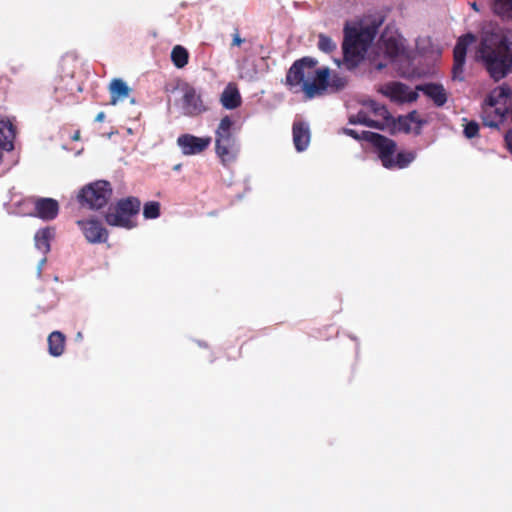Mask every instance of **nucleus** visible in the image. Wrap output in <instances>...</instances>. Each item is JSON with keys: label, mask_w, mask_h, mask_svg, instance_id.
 <instances>
[{"label": "nucleus", "mask_w": 512, "mask_h": 512, "mask_svg": "<svg viewBox=\"0 0 512 512\" xmlns=\"http://www.w3.org/2000/svg\"><path fill=\"white\" fill-rule=\"evenodd\" d=\"M315 58L305 56L295 60L286 73L285 85L290 91L303 92L307 99L324 95L328 90L330 69L317 68Z\"/></svg>", "instance_id": "obj_1"}, {"label": "nucleus", "mask_w": 512, "mask_h": 512, "mask_svg": "<svg viewBox=\"0 0 512 512\" xmlns=\"http://www.w3.org/2000/svg\"><path fill=\"white\" fill-rule=\"evenodd\" d=\"M476 57L482 61L489 76L499 81L512 70V43L504 35L486 34L479 44Z\"/></svg>", "instance_id": "obj_2"}, {"label": "nucleus", "mask_w": 512, "mask_h": 512, "mask_svg": "<svg viewBox=\"0 0 512 512\" xmlns=\"http://www.w3.org/2000/svg\"><path fill=\"white\" fill-rule=\"evenodd\" d=\"M383 20L381 15H374L360 21L357 25L354 23V68L365 59V54L372 48L371 43Z\"/></svg>", "instance_id": "obj_3"}, {"label": "nucleus", "mask_w": 512, "mask_h": 512, "mask_svg": "<svg viewBox=\"0 0 512 512\" xmlns=\"http://www.w3.org/2000/svg\"><path fill=\"white\" fill-rule=\"evenodd\" d=\"M140 206L141 202L136 197L120 199L108 208L104 216L105 221L110 226L132 229L137 225L134 218L139 214Z\"/></svg>", "instance_id": "obj_4"}, {"label": "nucleus", "mask_w": 512, "mask_h": 512, "mask_svg": "<svg viewBox=\"0 0 512 512\" xmlns=\"http://www.w3.org/2000/svg\"><path fill=\"white\" fill-rule=\"evenodd\" d=\"M234 121L224 116L215 130V152L222 163L235 159L237 153L236 137L233 134Z\"/></svg>", "instance_id": "obj_5"}, {"label": "nucleus", "mask_w": 512, "mask_h": 512, "mask_svg": "<svg viewBox=\"0 0 512 512\" xmlns=\"http://www.w3.org/2000/svg\"><path fill=\"white\" fill-rule=\"evenodd\" d=\"M354 139L364 140L375 150L382 165L385 168L393 166L392 158L396 153L397 144L394 140L371 131H354Z\"/></svg>", "instance_id": "obj_6"}, {"label": "nucleus", "mask_w": 512, "mask_h": 512, "mask_svg": "<svg viewBox=\"0 0 512 512\" xmlns=\"http://www.w3.org/2000/svg\"><path fill=\"white\" fill-rule=\"evenodd\" d=\"M112 196V187L108 181L99 180L84 186L78 194L82 206L98 210L107 205Z\"/></svg>", "instance_id": "obj_7"}, {"label": "nucleus", "mask_w": 512, "mask_h": 512, "mask_svg": "<svg viewBox=\"0 0 512 512\" xmlns=\"http://www.w3.org/2000/svg\"><path fill=\"white\" fill-rule=\"evenodd\" d=\"M476 41V37L472 33H467L461 36L454 47L453 58L454 63L452 67V77L454 80H464V65L469 45Z\"/></svg>", "instance_id": "obj_8"}, {"label": "nucleus", "mask_w": 512, "mask_h": 512, "mask_svg": "<svg viewBox=\"0 0 512 512\" xmlns=\"http://www.w3.org/2000/svg\"><path fill=\"white\" fill-rule=\"evenodd\" d=\"M380 92L395 103H411L418 99L417 90H409L402 82H389L380 88Z\"/></svg>", "instance_id": "obj_9"}, {"label": "nucleus", "mask_w": 512, "mask_h": 512, "mask_svg": "<svg viewBox=\"0 0 512 512\" xmlns=\"http://www.w3.org/2000/svg\"><path fill=\"white\" fill-rule=\"evenodd\" d=\"M211 137H197L192 134H182L177 138V145L184 155H196L204 152L211 144Z\"/></svg>", "instance_id": "obj_10"}, {"label": "nucleus", "mask_w": 512, "mask_h": 512, "mask_svg": "<svg viewBox=\"0 0 512 512\" xmlns=\"http://www.w3.org/2000/svg\"><path fill=\"white\" fill-rule=\"evenodd\" d=\"M77 225L89 243H103L108 239V231L98 220H78Z\"/></svg>", "instance_id": "obj_11"}, {"label": "nucleus", "mask_w": 512, "mask_h": 512, "mask_svg": "<svg viewBox=\"0 0 512 512\" xmlns=\"http://www.w3.org/2000/svg\"><path fill=\"white\" fill-rule=\"evenodd\" d=\"M508 112L511 115V109L509 110L507 106L483 105L481 113L482 123L486 127L499 129Z\"/></svg>", "instance_id": "obj_12"}, {"label": "nucleus", "mask_w": 512, "mask_h": 512, "mask_svg": "<svg viewBox=\"0 0 512 512\" xmlns=\"http://www.w3.org/2000/svg\"><path fill=\"white\" fill-rule=\"evenodd\" d=\"M182 108L185 115L198 116L204 111L206 107L203 104L201 96L192 87L185 89L182 97Z\"/></svg>", "instance_id": "obj_13"}, {"label": "nucleus", "mask_w": 512, "mask_h": 512, "mask_svg": "<svg viewBox=\"0 0 512 512\" xmlns=\"http://www.w3.org/2000/svg\"><path fill=\"white\" fill-rule=\"evenodd\" d=\"M293 144L298 152L305 151L311 140L309 124L302 120H295L292 125Z\"/></svg>", "instance_id": "obj_14"}, {"label": "nucleus", "mask_w": 512, "mask_h": 512, "mask_svg": "<svg viewBox=\"0 0 512 512\" xmlns=\"http://www.w3.org/2000/svg\"><path fill=\"white\" fill-rule=\"evenodd\" d=\"M35 212L43 220H53L59 212L58 202L52 198H40L35 202Z\"/></svg>", "instance_id": "obj_15"}, {"label": "nucleus", "mask_w": 512, "mask_h": 512, "mask_svg": "<svg viewBox=\"0 0 512 512\" xmlns=\"http://www.w3.org/2000/svg\"><path fill=\"white\" fill-rule=\"evenodd\" d=\"M416 90L422 91L427 97L432 99L437 107H441L447 102V93L441 84L428 83L418 85Z\"/></svg>", "instance_id": "obj_16"}, {"label": "nucleus", "mask_w": 512, "mask_h": 512, "mask_svg": "<svg viewBox=\"0 0 512 512\" xmlns=\"http://www.w3.org/2000/svg\"><path fill=\"white\" fill-rule=\"evenodd\" d=\"M511 88L503 84L494 88L486 97L484 104L486 106H507V101L511 98Z\"/></svg>", "instance_id": "obj_17"}, {"label": "nucleus", "mask_w": 512, "mask_h": 512, "mask_svg": "<svg viewBox=\"0 0 512 512\" xmlns=\"http://www.w3.org/2000/svg\"><path fill=\"white\" fill-rule=\"evenodd\" d=\"M130 91L131 89L122 79L114 78L109 85L110 104L116 105L118 101L124 100L129 96Z\"/></svg>", "instance_id": "obj_18"}, {"label": "nucleus", "mask_w": 512, "mask_h": 512, "mask_svg": "<svg viewBox=\"0 0 512 512\" xmlns=\"http://www.w3.org/2000/svg\"><path fill=\"white\" fill-rule=\"evenodd\" d=\"M343 62L347 69H352V22L346 21L344 25V40L342 44Z\"/></svg>", "instance_id": "obj_19"}, {"label": "nucleus", "mask_w": 512, "mask_h": 512, "mask_svg": "<svg viewBox=\"0 0 512 512\" xmlns=\"http://www.w3.org/2000/svg\"><path fill=\"white\" fill-rule=\"evenodd\" d=\"M221 104L224 108L232 110L241 105V95L235 86L228 85L221 94Z\"/></svg>", "instance_id": "obj_20"}, {"label": "nucleus", "mask_w": 512, "mask_h": 512, "mask_svg": "<svg viewBox=\"0 0 512 512\" xmlns=\"http://www.w3.org/2000/svg\"><path fill=\"white\" fill-rule=\"evenodd\" d=\"M49 354L53 357H59L64 353L66 337L60 331H53L47 339Z\"/></svg>", "instance_id": "obj_21"}, {"label": "nucleus", "mask_w": 512, "mask_h": 512, "mask_svg": "<svg viewBox=\"0 0 512 512\" xmlns=\"http://www.w3.org/2000/svg\"><path fill=\"white\" fill-rule=\"evenodd\" d=\"M53 236L54 231L50 228H44L37 231L34 238L36 248L43 254L48 253L50 251V240Z\"/></svg>", "instance_id": "obj_22"}, {"label": "nucleus", "mask_w": 512, "mask_h": 512, "mask_svg": "<svg viewBox=\"0 0 512 512\" xmlns=\"http://www.w3.org/2000/svg\"><path fill=\"white\" fill-rule=\"evenodd\" d=\"M385 54L390 58H396L403 50V47L396 37H381Z\"/></svg>", "instance_id": "obj_23"}, {"label": "nucleus", "mask_w": 512, "mask_h": 512, "mask_svg": "<svg viewBox=\"0 0 512 512\" xmlns=\"http://www.w3.org/2000/svg\"><path fill=\"white\" fill-rule=\"evenodd\" d=\"M188 60L189 53L185 47L181 45H176L173 47L171 52V61L175 67L179 69L185 67L188 64Z\"/></svg>", "instance_id": "obj_24"}, {"label": "nucleus", "mask_w": 512, "mask_h": 512, "mask_svg": "<svg viewBox=\"0 0 512 512\" xmlns=\"http://www.w3.org/2000/svg\"><path fill=\"white\" fill-rule=\"evenodd\" d=\"M416 154L412 151H401L398 152L392 158V164L389 169H403L406 168L414 159Z\"/></svg>", "instance_id": "obj_25"}, {"label": "nucleus", "mask_w": 512, "mask_h": 512, "mask_svg": "<svg viewBox=\"0 0 512 512\" xmlns=\"http://www.w3.org/2000/svg\"><path fill=\"white\" fill-rule=\"evenodd\" d=\"M492 8L502 19L512 20V0H493Z\"/></svg>", "instance_id": "obj_26"}, {"label": "nucleus", "mask_w": 512, "mask_h": 512, "mask_svg": "<svg viewBox=\"0 0 512 512\" xmlns=\"http://www.w3.org/2000/svg\"><path fill=\"white\" fill-rule=\"evenodd\" d=\"M336 43L327 35L321 33L318 35V48L322 52L331 53L336 49Z\"/></svg>", "instance_id": "obj_27"}, {"label": "nucleus", "mask_w": 512, "mask_h": 512, "mask_svg": "<svg viewBox=\"0 0 512 512\" xmlns=\"http://www.w3.org/2000/svg\"><path fill=\"white\" fill-rule=\"evenodd\" d=\"M160 215V203L157 201H150L144 205L143 216L146 219H155Z\"/></svg>", "instance_id": "obj_28"}, {"label": "nucleus", "mask_w": 512, "mask_h": 512, "mask_svg": "<svg viewBox=\"0 0 512 512\" xmlns=\"http://www.w3.org/2000/svg\"><path fill=\"white\" fill-rule=\"evenodd\" d=\"M348 81L345 77L340 76L339 74H333L332 76H329V85L328 88L332 92H338L345 88Z\"/></svg>", "instance_id": "obj_29"}, {"label": "nucleus", "mask_w": 512, "mask_h": 512, "mask_svg": "<svg viewBox=\"0 0 512 512\" xmlns=\"http://www.w3.org/2000/svg\"><path fill=\"white\" fill-rule=\"evenodd\" d=\"M407 122L415 123L417 126L414 132L419 135L421 133V128L425 124V121L421 119L417 113V111L410 112L406 118L403 120V125H406Z\"/></svg>", "instance_id": "obj_30"}, {"label": "nucleus", "mask_w": 512, "mask_h": 512, "mask_svg": "<svg viewBox=\"0 0 512 512\" xmlns=\"http://www.w3.org/2000/svg\"><path fill=\"white\" fill-rule=\"evenodd\" d=\"M463 133L468 139L477 137L479 135V124L476 121L468 122L464 127Z\"/></svg>", "instance_id": "obj_31"}, {"label": "nucleus", "mask_w": 512, "mask_h": 512, "mask_svg": "<svg viewBox=\"0 0 512 512\" xmlns=\"http://www.w3.org/2000/svg\"><path fill=\"white\" fill-rule=\"evenodd\" d=\"M353 123L354 124L361 123V124H365V125H368L371 127H379L377 121L367 118L366 115L362 112H358L357 115L354 116Z\"/></svg>", "instance_id": "obj_32"}, {"label": "nucleus", "mask_w": 512, "mask_h": 512, "mask_svg": "<svg viewBox=\"0 0 512 512\" xmlns=\"http://www.w3.org/2000/svg\"><path fill=\"white\" fill-rule=\"evenodd\" d=\"M370 106L375 116H378L384 120H387L389 118V112L383 105L377 104L376 102H372Z\"/></svg>", "instance_id": "obj_33"}, {"label": "nucleus", "mask_w": 512, "mask_h": 512, "mask_svg": "<svg viewBox=\"0 0 512 512\" xmlns=\"http://www.w3.org/2000/svg\"><path fill=\"white\" fill-rule=\"evenodd\" d=\"M244 42V39L240 37L239 29L235 28L233 33L232 46H240Z\"/></svg>", "instance_id": "obj_34"}, {"label": "nucleus", "mask_w": 512, "mask_h": 512, "mask_svg": "<svg viewBox=\"0 0 512 512\" xmlns=\"http://www.w3.org/2000/svg\"><path fill=\"white\" fill-rule=\"evenodd\" d=\"M104 119H105V113H104V112H102V111H101V112H99V113L96 115V117H95V121H96V122H102V121H104Z\"/></svg>", "instance_id": "obj_35"}, {"label": "nucleus", "mask_w": 512, "mask_h": 512, "mask_svg": "<svg viewBox=\"0 0 512 512\" xmlns=\"http://www.w3.org/2000/svg\"><path fill=\"white\" fill-rule=\"evenodd\" d=\"M339 133H344V134L352 137V129H350V128H342L339 131Z\"/></svg>", "instance_id": "obj_36"}, {"label": "nucleus", "mask_w": 512, "mask_h": 512, "mask_svg": "<svg viewBox=\"0 0 512 512\" xmlns=\"http://www.w3.org/2000/svg\"><path fill=\"white\" fill-rule=\"evenodd\" d=\"M374 66H375V68H376L377 70H382V69L386 66V64H384V63H382V62H378V63H376Z\"/></svg>", "instance_id": "obj_37"}, {"label": "nucleus", "mask_w": 512, "mask_h": 512, "mask_svg": "<svg viewBox=\"0 0 512 512\" xmlns=\"http://www.w3.org/2000/svg\"><path fill=\"white\" fill-rule=\"evenodd\" d=\"M79 138H80V132H79V131H77V132L75 133V135L72 137V139H73V140H79Z\"/></svg>", "instance_id": "obj_38"}, {"label": "nucleus", "mask_w": 512, "mask_h": 512, "mask_svg": "<svg viewBox=\"0 0 512 512\" xmlns=\"http://www.w3.org/2000/svg\"><path fill=\"white\" fill-rule=\"evenodd\" d=\"M471 7H472L475 11H479L478 6H477V3H476V2L471 3Z\"/></svg>", "instance_id": "obj_39"}, {"label": "nucleus", "mask_w": 512, "mask_h": 512, "mask_svg": "<svg viewBox=\"0 0 512 512\" xmlns=\"http://www.w3.org/2000/svg\"><path fill=\"white\" fill-rule=\"evenodd\" d=\"M348 122H349V123H352V116H349V117H348Z\"/></svg>", "instance_id": "obj_40"}]
</instances>
